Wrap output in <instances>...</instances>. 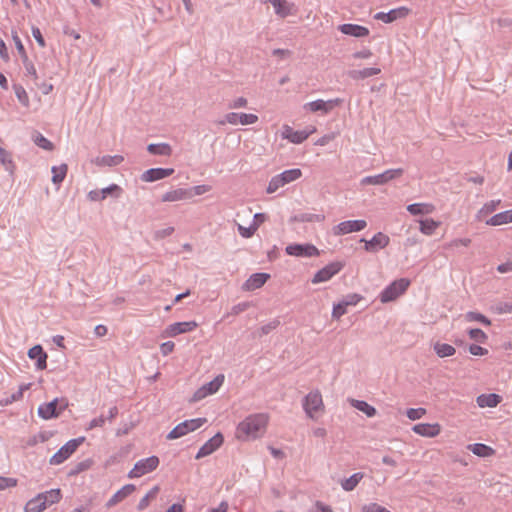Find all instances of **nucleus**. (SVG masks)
Returning a JSON list of instances; mask_svg holds the SVG:
<instances>
[{
	"label": "nucleus",
	"instance_id": "nucleus-1",
	"mask_svg": "<svg viewBox=\"0 0 512 512\" xmlns=\"http://www.w3.org/2000/svg\"><path fill=\"white\" fill-rule=\"evenodd\" d=\"M269 417L265 413H257L247 416L236 429V437L239 440H254L264 435Z\"/></svg>",
	"mask_w": 512,
	"mask_h": 512
},
{
	"label": "nucleus",
	"instance_id": "nucleus-2",
	"mask_svg": "<svg viewBox=\"0 0 512 512\" xmlns=\"http://www.w3.org/2000/svg\"><path fill=\"white\" fill-rule=\"evenodd\" d=\"M302 176V172L298 168L288 169L271 178L267 186L266 192L272 194L279 188L298 180Z\"/></svg>",
	"mask_w": 512,
	"mask_h": 512
},
{
	"label": "nucleus",
	"instance_id": "nucleus-3",
	"mask_svg": "<svg viewBox=\"0 0 512 512\" xmlns=\"http://www.w3.org/2000/svg\"><path fill=\"white\" fill-rule=\"evenodd\" d=\"M303 409L306 415L315 420L319 414L324 412V403L322 395L318 390L308 393L303 400Z\"/></svg>",
	"mask_w": 512,
	"mask_h": 512
},
{
	"label": "nucleus",
	"instance_id": "nucleus-4",
	"mask_svg": "<svg viewBox=\"0 0 512 512\" xmlns=\"http://www.w3.org/2000/svg\"><path fill=\"white\" fill-rule=\"evenodd\" d=\"M410 285V281L406 278H400L389 284L379 295L382 303H388L397 299L404 294Z\"/></svg>",
	"mask_w": 512,
	"mask_h": 512
},
{
	"label": "nucleus",
	"instance_id": "nucleus-5",
	"mask_svg": "<svg viewBox=\"0 0 512 512\" xmlns=\"http://www.w3.org/2000/svg\"><path fill=\"white\" fill-rule=\"evenodd\" d=\"M207 422L206 418H195L190 420H185L175 426L167 435V439L173 440L178 439L189 432H193L200 428Z\"/></svg>",
	"mask_w": 512,
	"mask_h": 512
},
{
	"label": "nucleus",
	"instance_id": "nucleus-6",
	"mask_svg": "<svg viewBox=\"0 0 512 512\" xmlns=\"http://www.w3.org/2000/svg\"><path fill=\"white\" fill-rule=\"evenodd\" d=\"M84 440V437L69 440L50 458V464L59 465L63 463L77 450Z\"/></svg>",
	"mask_w": 512,
	"mask_h": 512
},
{
	"label": "nucleus",
	"instance_id": "nucleus-7",
	"mask_svg": "<svg viewBox=\"0 0 512 512\" xmlns=\"http://www.w3.org/2000/svg\"><path fill=\"white\" fill-rule=\"evenodd\" d=\"M159 465V458L157 456H150L148 458L140 459L137 461L132 470L129 471V478H139L145 474L154 471Z\"/></svg>",
	"mask_w": 512,
	"mask_h": 512
},
{
	"label": "nucleus",
	"instance_id": "nucleus-8",
	"mask_svg": "<svg viewBox=\"0 0 512 512\" xmlns=\"http://www.w3.org/2000/svg\"><path fill=\"white\" fill-rule=\"evenodd\" d=\"M67 406L68 403L64 399L59 401L57 398H55L49 403L41 404L38 407V415L45 420L56 418L62 411L66 409Z\"/></svg>",
	"mask_w": 512,
	"mask_h": 512
},
{
	"label": "nucleus",
	"instance_id": "nucleus-9",
	"mask_svg": "<svg viewBox=\"0 0 512 512\" xmlns=\"http://www.w3.org/2000/svg\"><path fill=\"white\" fill-rule=\"evenodd\" d=\"M402 168L388 169L381 174L366 176L361 180L362 185H384L403 174Z\"/></svg>",
	"mask_w": 512,
	"mask_h": 512
},
{
	"label": "nucleus",
	"instance_id": "nucleus-10",
	"mask_svg": "<svg viewBox=\"0 0 512 512\" xmlns=\"http://www.w3.org/2000/svg\"><path fill=\"white\" fill-rule=\"evenodd\" d=\"M285 251L290 256L295 257H304V258H310V257H316L319 256L320 252L316 246L313 244H290L285 248Z\"/></svg>",
	"mask_w": 512,
	"mask_h": 512
},
{
	"label": "nucleus",
	"instance_id": "nucleus-11",
	"mask_svg": "<svg viewBox=\"0 0 512 512\" xmlns=\"http://www.w3.org/2000/svg\"><path fill=\"white\" fill-rule=\"evenodd\" d=\"M367 222L365 220H347L340 222L338 225L333 227V234L335 236L346 235L353 232H359L365 229Z\"/></svg>",
	"mask_w": 512,
	"mask_h": 512
},
{
	"label": "nucleus",
	"instance_id": "nucleus-12",
	"mask_svg": "<svg viewBox=\"0 0 512 512\" xmlns=\"http://www.w3.org/2000/svg\"><path fill=\"white\" fill-rule=\"evenodd\" d=\"M341 103L342 100L340 98L330 99L327 101L318 99L304 104V109L309 110L310 112L320 111L323 114H327Z\"/></svg>",
	"mask_w": 512,
	"mask_h": 512
},
{
	"label": "nucleus",
	"instance_id": "nucleus-13",
	"mask_svg": "<svg viewBox=\"0 0 512 512\" xmlns=\"http://www.w3.org/2000/svg\"><path fill=\"white\" fill-rule=\"evenodd\" d=\"M224 382V375H218L210 382L200 387L193 396L194 401H199L209 395L216 393Z\"/></svg>",
	"mask_w": 512,
	"mask_h": 512
},
{
	"label": "nucleus",
	"instance_id": "nucleus-14",
	"mask_svg": "<svg viewBox=\"0 0 512 512\" xmlns=\"http://www.w3.org/2000/svg\"><path fill=\"white\" fill-rule=\"evenodd\" d=\"M343 268V264L340 262H332L317 271L312 278L313 284H318L330 280Z\"/></svg>",
	"mask_w": 512,
	"mask_h": 512
},
{
	"label": "nucleus",
	"instance_id": "nucleus-15",
	"mask_svg": "<svg viewBox=\"0 0 512 512\" xmlns=\"http://www.w3.org/2000/svg\"><path fill=\"white\" fill-rule=\"evenodd\" d=\"M360 241L365 243L364 249L367 252L374 253L377 252L379 249L387 247L389 245L390 238L386 234L378 232L372 237V239L365 240L364 238H362Z\"/></svg>",
	"mask_w": 512,
	"mask_h": 512
},
{
	"label": "nucleus",
	"instance_id": "nucleus-16",
	"mask_svg": "<svg viewBox=\"0 0 512 512\" xmlns=\"http://www.w3.org/2000/svg\"><path fill=\"white\" fill-rule=\"evenodd\" d=\"M122 192V189L117 184H111L110 186L103 188L101 190H91L89 191L87 197L90 201H101L107 198L109 195H113L118 198Z\"/></svg>",
	"mask_w": 512,
	"mask_h": 512
},
{
	"label": "nucleus",
	"instance_id": "nucleus-17",
	"mask_svg": "<svg viewBox=\"0 0 512 512\" xmlns=\"http://www.w3.org/2000/svg\"><path fill=\"white\" fill-rule=\"evenodd\" d=\"M223 443V436L221 433L215 434L212 438L206 441L198 450L196 459H200L212 454L216 451Z\"/></svg>",
	"mask_w": 512,
	"mask_h": 512
},
{
	"label": "nucleus",
	"instance_id": "nucleus-18",
	"mask_svg": "<svg viewBox=\"0 0 512 512\" xmlns=\"http://www.w3.org/2000/svg\"><path fill=\"white\" fill-rule=\"evenodd\" d=\"M225 121L231 125H251L258 121V116L251 113L230 112L226 114Z\"/></svg>",
	"mask_w": 512,
	"mask_h": 512
},
{
	"label": "nucleus",
	"instance_id": "nucleus-19",
	"mask_svg": "<svg viewBox=\"0 0 512 512\" xmlns=\"http://www.w3.org/2000/svg\"><path fill=\"white\" fill-rule=\"evenodd\" d=\"M197 327V323L195 321H185V322H176L170 324L165 329V336L167 337H175L179 334H183L186 332H191Z\"/></svg>",
	"mask_w": 512,
	"mask_h": 512
},
{
	"label": "nucleus",
	"instance_id": "nucleus-20",
	"mask_svg": "<svg viewBox=\"0 0 512 512\" xmlns=\"http://www.w3.org/2000/svg\"><path fill=\"white\" fill-rule=\"evenodd\" d=\"M174 173L173 168H151L146 170L141 175V180L143 182H155L164 178L169 177Z\"/></svg>",
	"mask_w": 512,
	"mask_h": 512
},
{
	"label": "nucleus",
	"instance_id": "nucleus-21",
	"mask_svg": "<svg viewBox=\"0 0 512 512\" xmlns=\"http://www.w3.org/2000/svg\"><path fill=\"white\" fill-rule=\"evenodd\" d=\"M409 9L406 7H399L392 9L389 12H378L374 15L376 20L383 21L384 23H392L397 19L404 18L408 15Z\"/></svg>",
	"mask_w": 512,
	"mask_h": 512
},
{
	"label": "nucleus",
	"instance_id": "nucleus-22",
	"mask_svg": "<svg viewBox=\"0 0 512 512\" xmlns=\"http://www.w3.org/2000/svg\"><path fill=\"white\" fill-rule=\"evenodd\" d=\"M281 136L283 139H287L294 144H300L309 137V133L306 131H295L290 126L284 125L282 127Z\"/></svg>",
	"mask_w": 512,
	"mask_h": 512
},
{
	"label": "nucleus",
	"instance_id": "nucleus-23",
	"mask_svg": "<svg viewBox=\"0 0 512 512\" xmlns=\"http://www.w3.org/2000/svg\"><path fill=\"white\" fill-rule=\"evenodd\" d=\"M263 2H269L273 5L276 15L281 18H285L294 12V4L287 0H262Z\"/></svg>",
	"mask_w": 512,
	"mask_h": 512
},
{
	"label": "nucleus",
	"instance_id": "nucleus-24",
	"mask_svg": "<svg viewBox=\"0 0 512 512\" xmlns=\"http://www.w3.org/2000/svg\"><path fill=\"white\" fill-rule=\"evenodd\" d=\"M412 430L413 432H415L416 434L420 435V436H423V437H435L437 436L440 431H441V428H440V425L435 423V424H429V423H419V424H416L412 427Z\"/></svg>",
	"mask_w": 512,
	"mask_h": 512
},
{
	"label": "nucleus",
	"instance_id": "nucleus-25",
	"mask_svg": "<svg viewBox=\"0 0 512 512\" xmlns=\"http://www.w3.org/2000/svg\"><path fill=\"white\" fill-rule=\"evenodd\" d=\"M28 357L36 360V368L43 370L47 366V354L41 345H35L28 351Z\"/></svg>",
	"mask_w": 512,
	"mask_h": 512
},
{
	"label": "nucleus",
	"instance_id": "nucleus-26",
	"mask_svg": "<svg viewBox=\"0 0 512 512\" xmlns=\"http://www.w3.org/2000/svg\"><path fill=\"white\" fill-rule=\"evenodd\" d=\"M339 30L345 35L357 38L365 37L369 34V30L366 27L357 24H342L339 26Z\"/></svg>",
	"mask_w": 512,
	"mask_h": 512
},
{
	"label": "nucleus",
	"instance_id": "nucleus-27",
	"mask_svg": "<svg viewBox=\"0 0 512 512\" xmlns=\"http://www.w3.org/2000/svg\"><path fill=\"white\" fill-rule=\"evenodd\" d=\"M269 277L270 275L267 273H255L246 280L244 288L248 291L256 290L262 287Z\"/></svg>",
	"mask_w": 512,
	"mask_h": 512
},
{
	"label": "nucleus",
	"instance_id": "nucleus-28",
	"mask_svg": "<svg viewBox=\"0 0 512 512\" xmlns=\"http://www.w3.org/2000/svg\"><path fill=\"white\" fill-rule=\"evenodd\" d=\"M136 487L133 484H126L121 489H119L107 502V507H112L116 505L117 503L124 500L126 497H128L130 494H132L135 491Z\"/></svg>",
	"mask_w": 512,
	"mask_h": 512
},
{
	"label": "nucleus",
	"instance_id": "nucleus-29",
	"mask_svg": "<svg viewBox=\"0 0 512 512\" xmlns=\"http://www.w3.org/2000/svg\"><path fill=\"white\" fill-rule=\"evenodd\" d=\"M191 197V193L187 189L178 188L164 193L161 197L162 202H175L185 200Z\"/></svg>",
	"mask_w": 512,
	"mask_h": 512
},
{
	"label": "nucleus",
	"instance_id": "nucleus-30",
	"mask_svg": "<svg viewBox=\"0 0 512 512\" xmlns=\"http://www.w3.org/2000/svg\"><path fill=\"white\" fill-rule=\"evenodd\" d=\"M512 223V209L497 213L485 220V224L489 226H500Z\"/></svg>",
	"mask_w": 512,
	"mask_h": 512
},
{
	"label": "nucleus",
	"instance_id": "nucleus-31",
	"mask_svg": "<svg viewBox=\"0 0 512 512\" xmlns=\"http://www.w3.org/2000/svg\"><path fill=\"white\" fill-rule=\"evenodd\" d=\"M501 399V396L495 393L481 394L477 397L476 402L481 408H494L501 402Z\"/></svg>",
	"mask_w": 512,
	"mask_h": 512
},
{
	"label": "nucleus",
	"instance_id": "nucleus-32",
	"mask_svg": "<svg viewBox=\"0 0 512 512\" xmlns=\"http://www.w3.org/2000/svg\"><path fill=\"white\" fill-rule=\"evenodd\" d=\"M406 209L412 215H428L435 211V206L432 203H413Z\"/></svg>",
	"mask_w": 512,
	"mask_h": 512
},
{
	"label": "nucleus",
	"instance_id": "nucleus-33",
	"mask_svg": "<svg viewBox=\"0 0 512 512\" xmlns=\"http://www.w3.org/2000/svg\"><path fill=\"white\" fill-rule=\"evenodd\" d=\"M124 161V157L122 155H105L96 157L93 163L99 167H113L121 164Z\"/></svg>",
	"mask_w": 512,
	"mask_h": 512
},
{
	"label": "nucleus",
	"instance_id": "nucleus-34",
	"mask_svg": "<svg viewBox=\"0 0 512 512\" xmlns=\"http://www.w3.org/2000/svg\"><path fill=\"white\" fill-rule=\"evenodd\" d=\"M501 204V200H491L486 202L482 208L477 212L476 219L478 221H485V218L497 210L498 206Z\"/></svg>",
	"mask_w": 512,
	"mask_h": 512
},
{
	"label": "nucleus",
	"instance_id": "nucleus-35",
	"mask_svg": "<svg viewBox=\"0 0 512 512\" xmlns=\"http://www.w3.org/2000/svg\"><path fill=\"white\" fill-rule=\"evenodd\" d=\"M381 72L380 68L371 67V68H364L361 70H351L349 71L348 75L350 78L354 80H360V79H366L369 77H372L374 75H377Z\"/></svg>",
	"mask_w": 512,
	"mask_h": 512
},
{
	"label": "nucleus",
	"instance_id": "nucleus-36",
	"mask_svg": "<svg viewBox=\"0 0 512 512\" xmlns=\"http://www.w3.org/2000/svg\"><path fill=\"white\" fill-rule=\"evenodd\" d=\"M350 404L357 410L363 412L367 417H374L377 413L376 409L366 401L351 399Z\"/></svg>",
	"mask_w": 512,
	"mask_h": 512
},
{
	"label": "nucleus",
	"instance_id": "nucleus-37",
	"mask_svg": "<svg viewBox=\"0 0 512 512\" xmlns=\"http://www.w3.org/2000/svg\"><path fill=\"white\" fill-rule=\"evenodd\" d=\"M46 508L47 507L45 506V502L43 501L41 495L38 494L36 497L32 498L26 503L24 510L25 512H42Z\"/></svg>",
	"mask_w": 512,
	"mask_h": 512
},
{
	"label": "nucleus",
	"instance_id": "nucleus-38",
	"mask_svg": "<svg viewBox=\"0 0 512 512\" xmlns=\"http://www.w3.org/2000/svg\"><path fill=\"white\" fill-rule=\"evenodd\" d=\"M147 150L153 155L170 156L172 153V148L168 143H151L147 146Z\"/></svg>",
	"mask_w": 512,
	"mask_h": 512
},
{
	"label": "nucleus",
	"instance_id": "nucleus-39",
	"mask_svg": "<svg viewBox=\"0 0 512 512\" xmlns=\"http://www.w3.org/2000/svg\"><path fill=\"white\" fill-rule=\"evenodd\" d=\"M363 473L357 472L351 475L349 478L344 479L341 482V487L343 490L349 492L353 491L356 486L359 484V482L363 479Z\"/></svg>",
	"mask_w": 512,
	"mask_h": 512
},
{
	"label": "nucleus",
	"instance_id": "nucleus-40",
	"mask_svg": "<svg viewBox=\"0 0 512 512\" xmlns=\"http://www.w3.org/2000/svg\"><path fill=\"white\" fill-rule=\"evenodd\" d=\"M434 351L438 357L444 358V357L453 356L456 352V349L450 344L436 342L434 344Z\"/></svg>",
	"mask_w": 512,
	"mask_h": 512
},
{
	"label": "nucleus",
	"instance_id": "nucleus-41",
	"mask_svg": "<svg viewBox=\"0 0 512 512\" xmlns=\"http://www.w3.org/2000/svg\"><path fill=\"white\" fill-rule=\"evenodd\" d=\"M420 227L419 230L421 233L425 235H432L435 230L440 226V222L435 221L433 219H424L419 221Z\"/></svg>",
	"mask_w": 512,
	"mask_h": 512
},
{
	"label": "nucleus",
	"instance_id": "nucleus-42",
	"mask_svg": "<svg viewBox=\"0 0 512 512\" xmlns=\"http://www.w3.org/2000/svg\"><path fill=\"white\" fill-rule=\"evenodd\" d=\"M468 449L475 455L480 457H488L493 454V449L482 443L470 444Z\"/></svg>",
	"mask_w": 512,
	"mask_h": 512
},
{
	"label": "nucleus",
	"instance_id": "nucleus-43",
	"mask_svg": "<svg viewBox=\"0 0 512 512\" xmlns=\"http://www.w3.org/2000/svg\"><path fill=\"white\" fill-rule=\"evenodd\" d=\"M43 501L45 502V506L48 507L54 503H57L61 499V491L60 489H51L49 491L40 493Z\"/></svg>",
	"mask_w": 512,
	"mask_h": 512
},
{
	"label": "nucleus",
	"instance_id": "nucleus-44",
	"mask_svg": "<svg viewBox=\"0 0 512 512\" xmlns=\"http://www.w3.org/2000/svg\"><path fill=\"white\" fill-rule=\"evenodd\" d=\"M67 170L68 167L66 164H61L60 166H53L51 169L53 173L52 182L55 185H60L67 174Z\"/></svg>",
	"mask_w": 512,
	"mask_h": 512
},
{
	"label": "nucleus",
	"instance_id": "nucleus-45",
	"mask_svg": "<svg viewBox=\"0 0 512 512\" xmlns=\"http://www.w3.org/2000/svg\"><path fill=\"white\" fill-rule=\"evenodd\" d=\"M27 389H28V385H21L17 392L11 394L10 396H6V397L0 399V405L7 406L13 402L21 400L23 397L24 391Z\"/></svg>",
	"mask_w": 512,
	"mask_h": 512
},
{
	"label": "nucleus",
	"instance_id": "nucleus-46",
	"mask_svg": "<svg viewBox=\"0 0 512 512\" xmlns=\"http://www.w3.org/2000/svg\"><path fill=\"white\" fill-rule=\"evenodd\" d=\"M297 222H322L325 219L324 214L300 213L294 217Z\"/></svg>",
	"mask_w": 512,
	"mask_h": 512
},
{
	"label": "nucleus",
	"instance_id": "nucleus-47",
	"mask_svg": "<svg viewBox=\"0 0 512 512\" xmlns=\"http://www.w3.org/2000/svg\"><path fill=\"white\" fill-rule=\"evenodd\" d=\"M33 141L38 147L44 150L51 151L53 149L52 142L44 137L41 133L35 132L33 134Z\"/></svg>",
	"mask_w": 512,
	"mask_h": 512
},
{
	"label": "nucleus",
	"instance_id": "nucleus-48",
	"mask_svg": "<svg viewBox=\"0 0 512 512\" xmlns=\"http://www.w3.org/2000/svg\"><path fill=\"white\" fill-rule=\"evenodd\" d=\"M159 492V487L154 486L138 503V510L142 511L149 505L151 499H154Z\"/></svg>",
	"mask_w": 512,
	"mask_h": 512
},
{
	"label": "nucleus",
	"instance_id": "nucleus-49",
	"mask_svg": "<svg viewBox=\"0 0 512 512\" xmlns=\"http://www.w3.org/2000/svg\"><path fill=\"white\" fill-rule=\"evenodd\" d=\"M465 319L469 322H473V321L480 322L485 326L491 325V321L486 316H484L483 314L478 313V312H473V311L467 312L465 314Z\"/></svg>",
	"mask_w": 512,
	"mask_h": 512
},
{
	"label": "nucleus",
	"instance_id": "nucleus-50",
	"mask_svg": "<svg viewBox=\"0 0 512 512\" xmlns=\"http://www.w3.org/2000/svg\"><path fill=\"white\" fill-rule=\"evenodd\" d=\"M13 89H14V92H15V95H16L18 101L23 106L29 107L30 101H29L28 94H27L26 90L24 89V87H22L21 85L15 84L13 86Z\"/></svg>",
	"mask_w": 512,
	"mask_h": 512
},
{
	"label": "nucleus",
	"instance_id": "nucleus-51",
	"mask_svg": "<svg viewBox=\"0 0 512 512\" xmlns=\"http://www.w3.org/2000/svg\"><path fill=\"white\" fill-rule=\"evenodd\" d=\"M238 232L243 238H251L258 230V223H251L249 227H244L241 224L237 225Z\"/></svg>",
	"mask_w": 512,
	"mask_h": 512
},
{
	"label": "nucleus",
	"instance_id": "nucleus-52",
	"mask_svg": "<svg viewBox=\"0 0 512 512\" xmlns=\"http://www.w3.org/2000/svg\"><path fill=\"white\" fill-rule=\"evenodd\" d=\"M469 337L476 342L484 343L487 339V335L484 331L479 328H473L468 331Z\"/></svg>",
	"mask_w": 512,
	"mask_h": 512
},
{
	"label": "nucleus",
	"instance_id": "nucleus-53",
	"mask_svg": "<svg viewBox=\"0 0 512 512\" xmlns=\"http://www.w3.org/2000/svg\"><path fill=\"white\" fill-rule=\"evenodd\" d=\"M347 305L344 304L343 300L333 306L332 318L340 319L344 314L347 313Z\"/></svg>",
	"mask_w": 512,
	"mask_h": 512
},
{
	"label": "nucleus",
	"instance_id": "nucleus-54",
	"mask_svg": "<svg viewBox=\"0 0 512 512\" xmlns=\"http://www.w3.org/2000/svg\"><path fill=\"white\" fill-rule=\"evenodd\" d=\"M425 414L426 409L424 408H410L406 412L407 417L413 421L422 418Z\"/></svg>",
	"mask_w": 512,
	"mask_h": 512
},
{
	"label": "nucleus",
	"instance_id": "nucleus-55",
	"mask_svg": "<svg viewBox=\"0 0 512 512\" xmlns=\"http://www.w3.org/2000/svg\"><path fill=\"white\" fill-rule=\"evenodd\" d=\"M0 162L6 167V170H12L13 164L10 154L3 148H0Z\"/></svg>",
	"mask_w": 512,
	"mask_h": 512
},
{
	"label": "nucleus",
	"instance_id": "nucleus-56",
	"mask_svg": "<svg viewBox=\"0 0 512 512\" xmlns=\"http://www.w3.org/2000/svg\"><path fill=\"white\" fill-rule=\"evenodd\" d=\"M13 40H14V43H15V46L19 52V54L21 55V58L23 60V62H26L27 60V54H26V51H25V48L22 44V41L21 39L19 38V36L17 35V33H13Z\"/></svg>",
	"mask_w": 512,
	"mask_h": 512
},
{
	"label": "nucleus",
	"instance_id": "nucleus-57",
	"mask_svg": "<svg viewBox=\"0 0 512 512\" xmlns=\"http://www.w3.org/2000/svg\"><path fill=\"white\" fill-rule=\"evenodd\" d=\"M471 243V240L469 238H457L450 241L448 244H446V248H457L459 246H469Z\"/></svg>",
	"mask_w": 512,
	"mask_h": 512
},
{
	"label": "nucleus",
	"instance_id": "nucleus-58",
	"mask_svg": "<svg viewBox=\"0 0 512 512\" xmlns=\"http://www.w3.org/2000/svg\"><path fill=\"white\" fill-rule=\"evenodd\" d=\"M361 299L362 297L359 294L354 293L346 295L342 300L347 306H355Z\"/></svg>",
	"mask_w": 512,
	"mask_h": 512
},
{
	"label": "nucleus",
	"instance_id": "nucleus-59",
	"mask_svg": "<svg viewBox=\"0 0 512 512\" xmlns=\"http://www.w3.org/2000/svg\"><path fill=\"white\" fill-rule=\"evenodd\" d=\"M174 232V227H167L164 229H159L154 232V239L160 240L170 236Z\"/></svg>",
	"mask_w": 512,
	"mask_h": 512
},
{
	"label": "nucleus",
	"instance_id": "nucleus-60",
	"mask_svg": "<svg viewBox=\"0 0 512 512\" xmlns=\"http://www.w3.org/2000/svg\"><path fill=\"white\" fill-rule=\"evenodd\" d=\"M105 422L106 417L104 415H100L99 417H96L89 422L87 429L91 430L97 427H103Z\"/></svg>",
	"mask_w": 512,
	"mask_h": 512
},
{
	"label": "nucleus",
	"instance_id": "nucleus-61",
	"mask_svg": "<svg viewBox=\"0 0 512 512\" xmlns=\"http://www.w3.org/2000/svg\"><path fill=\"white\" fill-rule=\"evenodd\" d=\"M469 352L472 354V355H475V356H483V355H486L488 353V350L479 346V345H476V344H471L469 346Z\"/></svg>",
	"mask_w": 512,
	"mask_h": 512
},
{
	"label": "nucleus",
	"instance_id": "nucleus-62",
	"mask_svg": "<svg viewBox=\"0 0 512 512\" xmlns=\"http://www.w3.org/2000/svg\"><path fill=\"white\" fill-rule=\"evenodd\" d=\"M247 105V99L244 97L236 98L235 100L231 101L228 105L230 109H238L246 107Z\"/></svg>",
	"mask_w": 512,
	"mask_h": 512
},
{
	"label": "nucleus",
	"instance_id": "nucleus-63",
	"mask_svg": "<svg viewBox=\"0 0 512 512\" xmlns=\"http://www.w3.org/2000/svg\"><path fill=\"white\" fill-rule=\"evenodd\" d=\"M32 35L40 47H45L46 43L42 36V33L38 27H32Z\"/></svg>",
	"mask_w": 512,
	"mask_h": 512
},
{
	"label": "nucleus",
	"instance_id": "nucleus-64",
	"mask_svg": "<svg viewBox=\"0 0 512 512\" xmlns=\"http://www.w3.org/2000/svg\"><path fill=\"white\" fill-rule=\"evenodd\" d=\"M175 344L172 341H167L161 344L160 351L162 355L167 356L174 350Z\"/></svg>",
	"mask_w": 512,
	"mask_h": 512
}]
</instances>
